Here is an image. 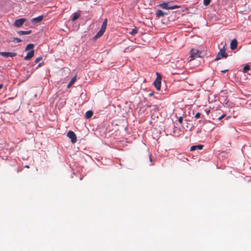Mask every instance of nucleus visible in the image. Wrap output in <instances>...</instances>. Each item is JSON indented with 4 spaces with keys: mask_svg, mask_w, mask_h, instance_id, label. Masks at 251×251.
<instances>
[{
    "mask_svg": "<svg viewBox=\"0 0 251 251\" xmlns=\"http://www.w3.org/2000/svg\"><path fill=\"white\" fill-rule=\"evenodd\" d=\"M159 6L164 9H175L179 8V6L177 5L169 6L168 3L165 2H164L162 3L159 4Z\"/></svg>",
    "mask_w": 251,
    "mask_h": 251,
    "instance_id": "1",
    "label": "nucleus"
},
{
    "mask_svg": "<svg viewBox=\"0 0 251 251\" xmlns=\"http://www.w3.org/2000/svg\"><path fill=\"white\" fill-rule=\"evenodd\" d=\"M227 54L224 47L221 49L219 52L217 54L215 60H219L223 57H227Z\"/></svg>",
    "mask_w": 251,
    "mask_h": 251,
    "instance_id": "2",
    "label": "nucleus"
},
{
    "mask_svg": "<svg viewBox=\"0 0 251 251\" xmlns=\"http://www.w3.org/2000/svg\"><path fill=\"white\" fill-rule=\"evenodd\" d=\"M191 55L190 56V60H192L197 57H200L199 54V51L197 49H192L190 50Z\"/></svg>",
    "mask_w": 251,
    "mask_h": 251,
    "instance_id": "3",
    "label": "nucleus"
},
{
    "mask_svg": "<svg viewBox=\"0 0 251 251\" xmlns=\"http://www.w3.org/2000/svg\"><path fill=\"white\" fill-rule=\"evenodd\" d=\"M67 135L69 138L71 139V142L73 143H75L76 142V137L73 131H69L68 132Z\"/></svg>",
    "mask_w": 251,
    "mask_h": 251,
    "instance_id": "4",
    "label": "nucleus"
},
{
    "mask_svg": "<svg viewBox=\"0 0 251 251\" xmlns=\"http://www.w3.org/2000/svg\"><path fill=\"white\" fill-rule=\"evenodd\" d=\"M161 78L160 76H159L158 75H157V77L156 78L155 80H154L153 84L156 88V89L157 90H160V87H161Z\"/></svg>",
    "mask_w": 251,
    "mask_h": 251,
    "instance_id": "5",
    "label": "nucleus"
},
{
    "mask_svg": "<svg viewBox=\"0 0 251 251\" xmlns=\"http://www.w3.org/2000/svg\"><path fill=\"white\" fill-rule=\"evenodd\" d=\"M0 55L4 57H13L16 56L17 53L14 52H0Z\"/></svg>",
    "mask_w": 251,
    "mask_h": 251,
    "instance_id": "6",
    "label": "nucleus"
},
{
    "mask_svg": "<svg viewBox=\"0 0 251 251\" xmlns=\"http://www.w3.org/2000/svg\"><path fill=\"white\" fill-rule=\"evenodd\" d=\"M25 19L24 18L16 20L14 23V25L16 27H19L23 25L25 22Z\"/></svg>",
    "mask_w": 251,
    "mask_h": 251,
    "instance_id": "7",
    "label": "nucleus"
},
{
    "mask_svg": "<svg viewBox=\"0 0 251 251\" xmlns=\"http://www.w3.org/2000/svg\"><path fill=\"white\" fill-rule=\"evenodd\" d=\"M34 54V51L33 50L29 51L26 55L24 59L25 60H29L31 59L33 56Z\"/></svg>",
    "mask_w": 251,
    "mask_h": 251,
    "instance_id": "8",
    "label": "nucleus"
},
{
    "mask_svg": "<svg viewBox=\"0 0 251 251\" xmlns=\"http://www.w3.org/2000/svg\"><path fill=\"white\" fill-rule=\"evenodd\" d=\"M168 13L166 12H164L161 10H158L156 13L155 15L156 17L159 18L161 17H163L164 16L167 15Z\"/></svg>",
    "mask_w": 251,
    "mask_h": 251,
    "instance_id": "9",
    "label": "nucleus"
},
{
    "mask_svg": "<svg viewBox=\"0 0 251 251\" xmlns=\"http://www.w3.org/2000/svg\"><path fill=\"white\" fill-rule=\"evenodd\" d=\"M43 19V16L41 15L37 17L33 18L31 20L32 23H37L41 22Z\"/></svg>",
    "mask_w": 251,
    "mask_h": 251,
    "instance_id": "10",
    "label": "nucleus"
},
{
    "mask_svg": "<svg viewBox=\"0 0 251 251\" xmlns=\"http://www.w3.org/2000/svg\"><path fill=\"white\" fill-rule=\"evenodd\" d=\"M237 47V41L236 39H233L230 43V48L232 50H235Z\"/></svg>",
    "mask_w": 251,
    "mask_h": 251,
    "instance_id": "11",
    "label": "nucleus"
},
{
    "mask_svg": "<svg viewBox=\"0 0 251 251\" xmlns=\"http://www.w3.org/2000/svg\"><path fill=\"white\" fill-rule=\"evenodd\" d=\"M203 148V146L201 145H199L197 146H192L190 148V151H193L196 150H201Z\"/></svg>",
    "mask_w": 251,
    "mask_h": 251,
    "instance_id": "12",
    "label": "nucleus"
},
{
    "mask_svg": "<svg viewBox=\"0 0 251 251\" xmlns=\"http://www.w3.org/2000/svg\"><path fill=\"white\" fill-rule=\"evenodd\" d=\"M105 31L100 29V30L97 33V34L94 36V39H96L100 37L104 32Z\"/></svg>",
    "mask_w": 251,
    "mask_h": 251,
    "instance_id": "13",
    "label": "nucleus"
},
{
    "mask_svg": "<svg viewBox=\"0 0 251 251\" xmlns=\"http://www.w3.org/2000/svg\"><path fill=\"white\" fill-rule=\"evenodd\" d=\"M31 32V30H27V31H23L20 30L18 31V34L19 35H27L30 34Z\"/></svg>",
    "mask_w": 251,
    "mask_h": 251,
    "instance_id": "14",
    "label": "nucleus"
},
{
    "mask_svg": "<svg viewBox=\"0 0 251 251\" xmlns=\"http://www.w3.org/2000/svg\"><path fill=\"white\" fill-rule=\"evenodd\" d=\"M76 79V75L74 76L71 80L70 82L68 83L67 87L69 88L71 87L73 84L75 82Z\"/></svg>",
    "mask_w": 251,
    "mask_h": 251,
    "instance_id": "15",
    "label": "nucleus"
},
{
    "mask_svg": "<svg viewBox=\"0 0 251 251\" xmlns=\"http://www.w3.org/2000/svg\"><path fill=\"white\" fill-rule=\"evenodd\" d=\"M80 16V15L77 13H74L73 14V17L72 18V22L75 21L76 20H77Z\"/></svg>",
    "mask_w": 251,
    "mask_h": 251,
    "instance_id": "16",
    "label": "nucleus"
},
{
    "mask_svg": "<svg viewBox=\"0 0 251 251\" xmlns=\"http://www.w3.org/2000/svg\"><path fill=\"white\" fill-rule=\"evenodd\" d=\"M107 22V19H105L104 20V21L103 22L102 24V25L101 26L100 29H101L102 30H103L104 31L105 30V29L106 28Z\"/></svg>",
    "mask_w": 251,
    "mask_h": 251,
    "instance_id": "17",
    "label": "nucleus"
},
{
    "mask_svg": "<svg viewBox=\"0 0 251 251\" xmlns=\"http://www.w3.org/2000/svg\"><path fill=\"white\" fill-rule=\"evenodd\" d=\"M93 115V112L91 110L87 111L85 113V117L87 119L91 118Z\"/></svg>",
    "mask_w": 251,
    "mask_h": 251,
    "instance_id": "18",
    "label": "nucleus"
},
{
    "mask_svg": "<svg viewBox=\"0 0 251 251\" xmlns=\"http://www.w3.org/2000/svg\"><path fill=\"white\" fill-rule=\"evenodd\" d=\"M11 41L14 42V43H20L22 41V40L18 38H13Z\"/></svg>",
    "mask_w": 251,
    "mask_h": 251,
    "instance_id": "19",
    "label": "nucleus"
},
{
    "mask_svg": "<svg viewBox=\"0 0 251 251\" xmlns=\"http://www.w3.org/2000/svg\"><path fill=\"white\" fill-rule=\"evenodd\" d=\"M33 46H34V45L32 44H28L25 48V50H27L32 49L33 48Z\"/></svg>",
    "mask_w": 251,
    "mask_h": 251,
    "instance_id": "20",
    "label": "nucleus"
},
{
    "mask_svg": "<svg viewBox=\"0 0 251 251\" xmlns=\"http://www.w3.org/2000/svg\"><path fill=\"white\" fill-rule=\"evenodd\" d=\"M137 33V30L136 28L132 29L131 31H130L129 34L132 35H134Z\"/></svg>",
    "mask_w": 251,
    "mask_h": 251,
    "instance_id": "21",
    "label": "nucleus"
},
{
    "mask_svg": "<svg viewBox=\"0 0 251 251\" xmlns=\"http://www.w3.org/2000/svg\"><path fill=\"white\" fill-rule=\"evenodd\" d=\"M249 70H250V66L248 65L245 66L243 68V72H247Z\"/></svg>",
    "mask_w": 251,
    "mask_h": 251,
    "instance_id": "22",
    "label": "nucleus"
},
{
    "mask_svg": "<svg viewBox=\"0 0 251 251\" xmlns=\"http://www.w3.org/2000/svg\"><path fill=\"white\" fill-rule=\"evenodd\" d=\"M210 0H203V4L205 6H207L209 4Z\"/></svg>",
    "mask_w": 251,
    "mask_h": 251,
    "instance_id": "23",
    "label": "nucleus"
},
{
    "mask_svg": "<svg viewBox=\"0 0 251 251\" xmlns=\"http://www.w3.org/2000/svg\"><path fill=\"white\" fill-rule=\"evenodd\" d=\"M201 114L200 113H199V112H197V113L196 114V115H195V117L196 118H199L201 117Z\"/></svg>",
    "mask_w": 251,
    "mask_h": 251,
    "instance_id": "24",
    "label": "nucleus"
},
{
    "mask_svg": "<svg viewBox=\"0 0 251 251\" xmlns=\"http://www.w3.org/2000/svg\"><path fill=\"white\" fill-rule=\"evenodd\" d=\"M41 59H42L41 57H39L37 58L35 60V63H38L39 61H40L41 60Z\"/></svg>",
    "mask_w": 251,
    "mask_h": 251,
    "instance_id": "25",
    "label": "nucleus"
},
{
    "mask_svg": "<svg viewBox=\"0 0 251 251\" xmlns=\"http://www.w3.org/2000/svg\"><path fill=\"white\" fill-rule=\"evenodd\" d=\"M183 119L182 117H179L178 119V121L180 124H181L182 123Z\"/></svg>",
    "mask_w": 251,
    "mask_h": 251,
    "instance_id": "26",
    "label": "nucleus"
},
{
    "mask_svg": "<svg viewBox=\"0 0 251 251\" xmlns=\"http://www.w3.org/2000/svg\"><path fill=\"white\" fill-rule=\"evenodd\" d=\"M225 116V114H223L222 116H221L220 117H219L218 119L219 120H221L223 117H224Z\"/></svg>",
    "mask_w": 251,
    "mask_h": 251,
    "instance_id": "27",
    "label": "nucleus"
},
{
    "mask_svg": "<svg viewBox=\"0 0 251 251\" xmlns=\"http://www.w3.org/2000/svg\"><path fill=\"white\" fill-rule=\"evenodd\" d=\"M227 71H228V70H225L221 71V72H222L223 73H226V72Z\"/></svg>",
    "mask_w": 251,
    "mask_h": 251,
    "instance_id": "28",
    "label": "nucleus"
},
{
    "mask_svg": "<svg viewBox=\"0 0 251 251\" xmlns=\"http://www.w3.org/2000/svg\"><path fill=\"white\" fill-rule=\"evenodd\" d=\"M3 85L2 84H0V89L2 87Z\"/></svg>",
    "mask_w": 251,
    "mask_h": 251,
    "instance_id": "29",
    "label": "nucleus"
},
{
    "mask_svg": "<svg viewBox=\"0 0 251 251\" xmlns=\"http://www.w3.org/2000/svg\"><path fill=\"white\" fill-rule=\"evenodd\" d=\"M150 161H151V155H150Z\"/></svg>",
    "mask_w": 251,
    "mask_h": 251,
    "instance_id": "30",
    "label": "nucleus"
},
{
    "mask_svg": "<svg viewBox=\"0 0 251 251\" xmlns=\"http://www.w3.org/2000/svg\"><path fill=\"white\" fill-rule=\"evenodd\" d=\"M152 94H153L152 93H150V94H149V96H152Z\"/></svg>",
    "mask_w": 251,
    "mask_h": 251,
    "instance_id": "31",
    "label": "nucleus"
},
{
    "mask_svg": "<svg viewBox=\"0 0 251 251\" xmlns=\"http://www.w3.org/2000/svg\"><path fill=\"white\" fill-rule=\"evenodd\" d=\"M41 66V63H40V64L38 65V67H39V66Z\"/></svg>",
    "mask_w": 251,
    "mask_h": 251,
    "instance_id": "32",
    "label": "nucleus"
},
{
    "mask_svg": "<svg viewBox=\"0 0 251 251\" xmlns=\"http://www.w3.org/2000/svg\"><path fill=\"white\" fill-rule=\"evenodd\" d=\"M25 167L28 168L29 167H28V166H26Z\"/></svg>",
    "mask_w": 251,
    "mask_h": 251,
    "instance_id": "33",
    "label": "nucleus"
}]
</instances>
